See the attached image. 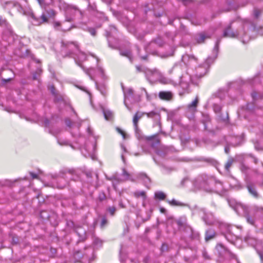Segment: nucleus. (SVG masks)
<instances>
[{"instance_id":"44","label":"nucleus","mask_w":263,"mask_h":263,"mask_svg":"<svg viewBox=\"0 0 263 263\" xmlns=\"http://www.w3.org/2000/svg\"><path fill=\"white\" fill-rule=\"evenodd\" d=\"M94 242L96 245H101L102 244V242L101 240L99 239L98 238L95 239Z\"/></svg>"},{"instance_id":"33","label":"nucleus","mask_w":263,"mask_h":263,"mask_svg":"<svg viewBox=\"0 0 263 263\" xmlns=\"http://www.w3.org/2000/svg\"><path fill=\"white\" fill-rule=\"evenodd\" d=\"M122 175L126 180L128 179L130 176L129 174L124 168L123 169Z\"/></svg>"},{"instance_id":"30","label":"nucleus","mask_w":263,"mask_h":263,"mask_svg":"<svg viewBox=\"0 0 263 263\" xmlns=\"http://www.w3.org/2000/svg\"><path fill=\"white\" fill-rule=\"evenodd\" d=\"M189 238L191 239H198L199 238V234L197 232H195L193 231V233L189 235Z\"/></svg>"},{"instance_id":"53","label":"nucleus","mask_w":263,"mask_h":263,"mask_svg":"<svg viewBox=\"0 0 263 263\" xmlns=\"http://www.w3.org/2000/svg\"><path fill=\"white\" fill-rule=\"evenodd\" d=\"M39 2V3L40 4V5L42 6L43 5L44 3V1L45 0H37Z\"/></svg>"},{"instance_id":"28","label":"nucleus","mask_w":263,"mask_h":263,"mask_svg":"<svg viewBox=\"0 0 263 263\" xmlns=\"http://www.w3.org/2000/svg\"><path fill=\"white\" fill-rule=\"evenodd\" d=\"M104 115L106 120H109L112 117V113L109 111H104Z\"/></svg>"},{"instance_id":"2","label":"nucleus","mask_w":263,"mask_h":263,"mask_svg":"<svg viewBox=\"0 0 263 263\" xmlns=\"http://www.w3.org/2000/svg\"><path fill=\"white\" fill-rule=\"evenodd\" d=\"M136 69L138 72H143L149 81L153 80H158L162 83H166V79L164 78L160 72L156 69L153 70L146 68H143L141 66H136Z\"/></svg>"},{"instance_id":"31","label":"nucleus","mask_w":263,"mask_h":263,"mask_svg":"<svg viewBox=\"0 0 263 263\" xmlns=\"http://www.w3.org/2000/svg\"><path fill=\"white\" fill-rule=\"evenodd\" d=\"M214 111L216 113H219L221 109V107L217 104H214L213 106Z\"/></svg>"},{"instance_id":"55","label":"nucleus","mask_w":263,"mask_h":263,"mask_svg":"<svg viewBox=\"0 0 263 263\" xmlns=\"http://www.w3.org/2000/svg\"><path fill=\"white\" fill-rule=\"evenodd\" d=\"M210 61H211L212 62H213V59H212V58H209L206 60V64H209V62H210Z\"/></svg>"},{"instance_id":"5","label":"nucleus","mask_w":263,"mask_h":263,"mask_svg":"<svg viewBox=\"0 0 263 263\" xmlns=\"http://www.w3.org/2000/svg\"><path fill=\"white\" fill-rule=\"evenodd\" d=\"M263 211V208L254 206L252 208L250 213H247L245 215V217L247 222L253 225H255V216L257 215L259 213H262Z\"/></svg>"},{"instance_id":"56","label":"nucleus","mask_w":263,"mask_h":263,"mask_svg":"<svg viewBox=\"0 0 263 263\" xmlns=\"http://www.w3.org/2000/svg\"><path fill=\"white\" fill-rule=\"evenodd\" d=\"M50 251L52 254H55L56 253V250L53 248H51Z\"/></svg>"},{"instance_id":"49","label":"nucleus","mask_w":263,"mask_h":263,"mask_svg":"<svg viewBox=\"0 0 263 263\" xmlns=\"http://www.w3.org/2000/svg\"><path fill=\"white\" fill-rule=\"evenodd\" d=\"M230 147L228 146H227L225 147V148H224V151L226 152V154H228L230 152Z\"/></svg>"},{"instance_id":"60","label":"nucleus","mask_w":263,"mask_h":263,"mask_svg":"<svg viewBox=\"0 0 263 263\" xmlns=\"http://www.w3.org/2000/svg\"><path fill=\"white\" fill-rule=\"evenodd\" d=\"M214 182H215V184H219L221 185V182L220 181H219L215 180Z\"/></svg>"},{"instance_id":"64","label":"nucleus","mask_w":263,"mask_h":263,"mask_svg":"<svg viewBox=\"0 0 263 263\" xmlns=\"http://www.w3.org/2000/svg\"><path fill=\"white\" fill-rule=\"evenodd\" d=\"M242 207H243V209H244V211H247V208L246 206L243 205V206H242Z\"/></svg>"},{"instance_id":"46","label":"nucleus","mask_w":263,"mask_h":263,"mask_svg":"<svg viewBox=\"0 0 263 263\" xmlns=\"http://www.w3.org/2000/svg\"><path fill=\"white\" fill-rule=\"evenodd\" d=\"M12 78H8V79H2V81L4 83H7V82H10V81H11L12 80Z\"/></svg>"},{"instance_id":"23","label":"nucleus","mask_w":263,"mask_h":263,"mask_svg":"<svg viewBox=\"0 0 263 263\" xmlns=\"http://www.w3.org/2000/svg\"><path fill=\"white\" fill-rule=\"evenodd\" d=\"M155 197L160 200H164L166 197V195L163 192L159 191L155 193Z\"/></svg>"},{"instance_id":"43","label":"nucleus","mask_w":263,"mask_h":263,"mask_svg":"<svg viewBox=\"0 0 263 263\" xmlns=\"http://www.w3.org/2000/svg\"><path fill=\"white\" fill-rule=\"evenodd\" d=\"M106 198V196L103 193L102 194H100L99 196V199L100 200V201H103Z\"/></svg>"},{"instance_id":"59","label":"nucleus","mask_w":263,"mask_h":263,"mask_svg":"<svg viewBox=\"0 0 263 263\" xmlns=\"http://www.w3.org/2000/svg\"><path fill=\"white\" fill-rule=\"evenodd\" d=\"M119 205L121 207V208H124V206L123 204V203L120 201V203H119Z\"/></svg>"},{"instance_id":"42","label":"nucleus","mask_w":263,"mask_h":263,"mask_svg":"<svg viewBox=\"0 0 263 263\" xmlns=\"http://www.w3.org/2000/svg\"><path fill=\"white\" fill-rule=\"evenodd\" d=\"M141 89L142 91H143L145 92V93L146 95V96L147 100H150V96L148 94V93H147V91L146 90V89L144 88H141Z\"/></svg>"},{"instance_id":"12","label":"nucleus","mask_w":263,"mask_h":263,"mask_svg":"<svg viewBox=\"0 0 263 263\" xmlns=\"http://www.w3.org/2000/svg\"><path fill=\"white\" fill-rule=\"evenodd\" d=\"M145 115V112L137 111L133 117V122L134 128L137 129L139 120Z\"/></svg>"},{"instance_id":"24","label":"nucleus","mask_w":263,"mask_h":263,"mask_svg":"<svg viewBox=\"0 0 263 263\" xmlns=\"http://www.w3.org/2000/svg\"><path fill=\"white\" fill-rule=\"evenodd\" d=\"M96 84L98 89L101 92V93L103 96H105L106 95L105 86L104 84L99 85L97 83H96Z\"/></svg>"},{"instance_id":"18","label":"nucleus","mask_w":263,"mask_h":263,"mask_svg":"<svg viewBox=\"0 0 263 263\" xmlns=\"http://www.w3.org/2000/svg\"><path fill=\"white\" fill-rule=\"evenodd\" d=\"M145 115H146L148 118H155L157 120H160V115L159 113L155 111H152L149 112H145Z\"/></svg>"},{"instance_id":"4","label":"nucleus","mask_w":263,"mask_h":263,"mask_svg":"<svg viewBox=\"0 0 263 263\" xmlns=\"http://www.w3.org/2000/svg\"><path fill=\"white\" fill-rule=\"evenodd\" d=\"M223 36L225 37H238L243 44L247 43L250 39V36L247 34L243 29L238 32H234L232 30L231 25L229 26L223 31Z\"/></svg>"},{"instance_id":"54","label":"nucleus","mask_w":263,"mask_h":263,"mask_svg":"<svg viewBox=\"0 0 263 263\" xmlns=\"http://www.w3.org/2000/svg\"><path fill=\"white\" fill-rule=\"evenodd\" d=\"M66 124L68 126H71V122L70 120H66Z\"/></svg>"},{"instance_id":"62","label":"nucleus","mask_w":263,"mask_h":263,"mask_svg":"<svg viewBox=\"0 0 263 263\" xmlns=\"http://www.w3.org/2000/svg\"><path fill=\"white\" fill-rule=\"evenodd\" d=\"M204 219L205 222L207 224H212V222H208V221H206L205 220V219Z\"/></svg>"},{"instance_id":"13","label":"nucleus","mask_w":263,"mask_h":263,"mask_svg":"<svg viewBox=\"0 0 263 263\" xmlns=\"http://www.w3.org/2000/svg\"><path fill=\"white\" fill-rule=\"evenodd\" d=\"M208 68L206 65L200 66L196 69V77L201 78L207 72Z\"/></svg>"},{"instance_id":"20","label":"nucleus","mask_w":263,"mask_h":263,"mask_svg":"<svg viewBox=\"0 0 263 263\" xmlns=\"http://www.w3.org/2000/svg\"><path fill=\"white\" fill-rule=\"evenodd\" d=\"M245 239L246 241L249 245L254 247L256 245L258 242V240L256 238L250 236L247 237Z\"/></svg>"},{"instance_id":"40","label":"nucleus","mask_w":263,"mask_h":263,"mask_svg":"<svg viewBox=\"0 0 263 263\" xmlns=\"http://www.w3.org/2000/svg\"><path fill=\"white\" fill-rule=\"evenodd\" d=\"M79 178V175L75 171H74V173H73V175L72 176V177L71 178V180H77Z\"/></svg>"},{"instance_id":"57","label":"nucleus","mask_w":263,"mask_h":263,"mask_svg":"<svg viewBox=\"0 0 263 263\" xmlns=\"http://www.w3.org/2000/svg\"><path fill=\"white\" fill-rule=\"evenodd\" d=\"M219 42H220V40H218L217 41L216 44V46L215 47V49H217L218 46V44H219Z\"/></svg>"},{"instance_id":"34","label":"nucleus","mask_w":263,"mask_h":263,"mask_svg":"<svg viewBox=\"0 0 263 263\" xmlns=\"http://www.w3.org/2000/svg\"><path fill=\"white\" fill-rule=\"evenodd\" d=\"M41 72H42L41 69L40 68H37V69L35 72V73L33 74V79L34 80H36L37 79L36 74H38L39 75H40Z\"/></svg>"},{"instance_id":"15","label":"nucleus","mask_w":263,"mask_h":263,"mask_svg":"<svg viewBox=\"0 0 263 263\" xmlns=\"http://www.w3.org/2000/svg\"><path fill=\"white\" fill-rule=\"evenodd\" d=\"M198 98L197 97L196 99L190 104H189L187 106L188 109L191 112H195L196 111V107L198 104Z\"/></svg>"},{"instance_id":"63","label":"nucleus","mask_w":263,"mask_h":263,"mask_svg":"<svg viewBox=\"0 0 263 263\" xmlns=\"http://www.w3.org/2000/svg\"><path fill=\"white\" fill-rule=\"evenodd\" d=\"M34 62H35L36 63H40V61L39 60H34Z\"/></svg>"},{"instance_id":"10","label":"nucleus","mask_w":263,"mask_h":263,"mask_svg":"<svg viewBox=\"0 0 263 263\" xmlns=\"http://www.w3.org/2000/svg\"><path fill=\"white\" fill-rule=\"evenodd\" d=\"M177 223L180 230L186 233V237H189V235L191 234H192L193 233V230L192 228L190 226L184 223L181 220H178L177 221Z\"/></svg>"},{"instance_id":"25","label":"nucleus","mask_w":263,"mask_h":263,"mask_svg":"<svg viewBox=\"0 0 263 263\" xmlns=\"http://www.w3.org/2000/svg\"><path fill=\"white\" fill-rule=\"evenodd\" d=\"M120 54L122 56L126 57L132 61V53L130 50H126L124 51H121L120 52Z\"/></svg>"},{"instance_id":"14","label":"nucleus","mask_w":263,"mask_h":263,"mask_svg":"<svg viewBox=\"0 0 263 263\" xmlns=\"http://www.w3.org/2000/svg\"><path fill=\"white\" fill-rule=\"evenodd\" d=\"M210 35L206 34L204 32L197 34L195 36V40L198 43H202L204 42L205 40L210 38Z\"/></svg>"},{"instance_id":"17","label":"nucleus","mask_w":263,"mask_h":263,"mask_svg":"<svg viewBox=\"0 0 263 263\" xmlns=\"http://www.w3.org/2000/svg\"><path fill=\"white\" fill-rule=\"evenodd\" d=\"M216 236V233L214 230L212 229H209L206 231L205 233V239L206 241H209L214 238Z\"/></svg>"},{"instance_id":"8","label":"nucleus","mask_w":263,"mask_h":263,"mask_svg":"<svg viewBox=\"0 0 263 263\" xmlns=\"http://www.w3.org/2000/svg\"><path fill=\"white\" fill-rule=\"evenodd\" d=\"M124 103L125 105L126 106V107L129 110H130V109L126 103V100H131V102L132 103L139 102L141 100L140 96H138V97H136V98H134V90L132 88H128L126 91H124Z\"/></svg>"},{"instance_id":"47","label":"nucleus","mask_w":263,"mask_h":263,"mask_svg":"<svg viewBox=\"0 0 263 263\" xmlns=\"http://www.w3.org/2000/svg\"><path fill=\"white\" fill-rule=\"evenodd\" d=\"M30 175L32 177L33 179H36L37 178V175L32 172H30Z\"/></svg>"},{"instance_id":"58","label":"nucleus","mask_w":263,"mask_h":263,"mask_svg":"<svg viewBox=\"0 0 263 263\" xmlns=\"http://www.w3.org/2000/svg\"><path fill=\"white\" fill-rule=\"evenodd\" d=\"M184 5H186L187 2H189L190 0H181Z\"/></svg>"},{"instance_id":"11","label":"nucleus","mask_w":263,"mask_h":263,"mask_svg":"<svg viewBox=\"0 0 263 263\" xmlns=\"http://www.w3.org/2000/svg\"><path fill=\"white\" fill-rule=\"evenodd\" d=\"M247 188L250 194H251L254 198H259V194L256 190L255 185L251 183H248Z\"/></svg>"},{"instance_id":"21","label":"nucleus","mask_w":263,"mask_h":263,"mask_svg":"<svg viewBox=\"0 0 263 263\" xmlns=\"http://www.w3.org/2000/svg\"><path fill=\"white\" fill-rule=\"evenodd\" d=\"M234 161L235 160L233 158H230L228 159L224 166V168L227 172H230V168L232 165Z\"/></svg>"},{"instance_id":"16","label":"nucleus","mask_w":263,"mask_h":263,"mask_svg":"<svg viewBox=\"0 0 263 263\" xmlns=\"http://www.w3.org/2000/svg\"><path fill=\"white\" fill-rule=\"evenodd\" d=\"M159 97L162 100H170L172 97V94L171 92L160 91Z\"/></svg>"},{"instance_id":"29","label":"nucleus","mask_w":263,"mask_h":263,"mask_svg":"<svg viewBox=\"0 0 263 263\" xmlns=\"http://www.w3.org/2000/svg\"><path fill=\"white\" fill-rule=\"evenodd\" d=\"M134 129H135L136 136L137 137V138H138L139 139L142 138V135H141V131L139 129L138 125L137 126V129H136V128H134Z\"/></svg>"},{"instance_id":"26","label":"nucleus","mask_w":263,"mask_h":263,"mask_svg":"<svg viewBox=\"0 0 263 263\" xmlns=\"http://www.w3.org/2000/svg\"><path fill=\"white\" fill-rule=\"evenodd\" d=\"M76 231L77 233V234L80 236V237H83V235H85L86 234L85 230H82L81 227H78L76 228Z\"/></svg>"},{"instance_id":"7","label":"nucleus","mask_w":263,"mask_h":263,"mask_svg":"<svg viewBox=\"0 0 263 263\" xmlns=\"http://www.w3.org/2000/svg\"><path fill=\"white\" fill-rule=\"evenodd\" d=\"M79 12L82 14V12L79 10L76 7L71 6H67L65 10V21L71 22L74 19V16L76 12Z\"/></svg>"},{"instance_id":"39","label":"nucleus","mask_w":263,"mask_h":263,"mask_svg":"<svg viewBox=\"0 0 263 263\" xmlns=\"http://www.w3.org/2000/svg\"><path fill=\"white\" fill-rule=\"evenodd\" d=\"M116 129L117 132L123 136V138L126 139V135L125 132L119 127H117Z\"/></svg>"},{"instance_id":"51","label":"nucleus","mask_w":263,"mask_h":263,"mask_svg":"<svg viewBox=\"0 0 263 263\" xmlns=\"http://www.w3.org/2000/svg\"><path fill=\"white\" fill-rule=\"evenodd\" d=\"M160 211L162 213L165 214L166 212V210L163 208H160Z\"/></svg>"},{"instance_id":"19","label":"nucleus","mask_w":263,"mask_h":263,"mask_svg":"<svg viewBox=\"0 0 263 263\" xmlns=\"http://www.w3.org/2000/svg\"><path fill=\"white\" fill-rule=\"evenodd\" d=\"M138 177L143 180L146 185L151 183L150 178L146 175V174L141 173L138 174Z\"/></svg>"},{"instance_id":"32","label":"nucleus","mask_w":263,"mask_h":263,"mask_svg":"<svg viewBox=\"0 0 263 263\" xmlns=\"http://www.w3.org/2000/svg\"><path fill=\"white\" fill-rule=\"evenodd\" d=\"M108 211L111 216H114L116 211V208L115 206L109 207L108 208Z\"/></svg>"},{"instance_id":"9","label":"nucleus","mask_w":263,"mask_h":263,"mask_svg":"<svg viewBox=\"0 0 263 263\" xmlns=\"http://www.w3.org/2000/svg\"><path fill=\"white\" fill-rule=\"evenodd\" d=\"M31 22L33 25L39 26L43 23L48 22V19L47 16L43 13L40 18L36 17L34 14L32 13L30 15Z\"/></svg>"},{"instance_id":"61","label":"nucleus","mask_w":263,"mask_h":263,"mask_svg":"<svg viewBox=\"0 0 263 263\" xmlns=\"http://www.w3.org/2000/svg\"><path fill=\"white\" fill-rule=\"evenodd\" d=\"M140 57H141V59H143V60H146V57H147L146 55V56H141L140 55Z\"/></svg>"},{"instance_id":"38","label":"nucleus","mask_w":263,"mask_h":263,"mask_svg":"<svg viewBox=\"0 0 263 263\" xmlns=\"http://www.w3.org/2000/svg\"><path fill=\"white\" fill-rule=\"evenodd\" d=\"M88 31L91 34V35L93 36H96L97 32L95 28H89L88 29Z\"/></svg>"},{"instance_id":"52","label":"nucleus","mask_w":263,"mask_h":263,"mask_svg":"<svg viewBox=\"0 0 263 263\" xmlns=\"http://www.w3.org/2000/svg\"><path fill=\"white\" fill-rule=\"evenodd\" d=\"M187 180V178H184L181 182V185L182 186H183L184 184V183Z\"/></svg>"},{"instance_id":"3","label":"nucleus","mask_w":263,"mask_h":263,"mask_svg":"<svg viewBox=\"0 0 263 263\" xmlns=\"http://www.w3.org/2000/svg\"><path fill=\"white\" fill-rule=\"evenodd\" d=\"M212 179H209L205 175H201L196 177L193 181L194 186L197 189H202L206 191H211L209 185L212 182Z\"/></svg>"},{"instance_id":"41","label":"nucleus","mask_w":263,"mask_h":263,"mask_svg":"<svg viewBox=\"0 0 263 263\" xmlns=\"http://www.w3.org/2000/svg\"><path fill=\"white\" fill-rule=\"evenodd\" d=\"M257 253L259 256L261 263H263V252L257 251Z\"/></svg>"},{"instance_id":"6","label":"nucleus","mask_w":263,"mask_h":263,"mask_svg":"<svg viewBox=\"0 0 263 263\" xmlns=\"http://www.w3.org/2000/svg\"><path fill=\"white\" fill-rule=\"evenodd\" d=\"M74 173V170H63L60 172L59 174V180L65 179L66 182L63 184H58V187L59 189L64 188L67 184V180H71V178Z\"/></svg>"},{"instance_id":"22","label":"nucleus","mask_w":263,"mask_h":263,"mask_svg":"<svg viewBox=\"0 0 263 263\" xmlns=\"http://www.w3.org/2000/svg\"><path fill=\"white\" fill-rule=\"evenodd\" d=\"M134 195L136 198L142 197L143 199L146 198V193L144 191H136L134 193Z\"/></svg>"},{"instance_id":"45","label":"nucleus","mask_w":263,"mask_h":263,"mask_svg":"<svg viewBox=\"0 0 263 263\" xmlns=\"http://www.w3.org/2000/svg\"><path fill=\"white\" fill-rule=\"evenodd\" d=\"M49 89L51 92V93L53 94V95H55V88L53 86H51L49 87Z\"/></svg>"},{"instance_id":"27","label":"nucleus","mask_w":263,"mask_h":263,"mask_svg":"<svg viewBox=\"0 0 263 263\" xmlns=\"http://www.w3.org/2000/svg\"><path fill=\"white\" fill-rule=\"evenodd\" d=\"M168 202L172 205L174 206H182L183 205L181 202L178 201L175 199H173L171 201H168Z\"/></svg>"},{"instance_id":"36","label":"nucleus","mask_w":263,"mask_h":263,"mask_svg":"<svg viewBox=\"0 0 263 263\" xmlns=\"http://www.w3.org/2000/svg\"><path fill=\"white\" fill-rule=\"evenodd\" d=\"M240 170L243 173L247 174L249 168L248 166L244 164H242L240 167Z\"/></svg>"},{"instance_id":"1","label":"nucleus","mask_w":263,"mask_h":263,"mask_svg":"<svg viewBox=\"0 0 263 263\" xmlns=\"http://www.w3.org/2000/svg\"><path fill=\"white\" fill-rule=\"evenodd\" d=\"M62 52L64 53L63 57L73 58L79 66H81V64L78 61L81 62L86 60V55L80 51L77 42L62 41Z\"/></svg>"},{"instance_id":"50","label":"nucleus","mask_w":263,"mask_h":263,"mask_svg":"<svg viewBox=\"0 0 263 263\" xmlns=\"http://www.w3.org/2000/svg\"><path fill=\"white\" fill-rule=\"evenodd\" d=\"M74 27H75V26H70V27H69V28L68 29H61V30H62V31H64V32H66V31H69V30H70L71 28H74Z\"/></svg>"},{"instance_id":"48","label":"nucleus","mask_w":263,"mask_h":263,"mask_svg":"<svg viewBox=\"0 0 263 263\" xmlns=\"http://www.w3.org/2000/svg\"><path fill=\"white\" fill-rule=\"evenodd\" d=\"M53 25H54V27L55 28H57V27L61 26V23L60 22H56L54 23Z\"/></svg>"},{"instance_id":"37","label":"nucleus","mask_w":263,"mask_h":263,"mask_svg":"<svg viewBox=\"0 0 263 263\" xmlns=\"http://www.w3.org/2000/svg\"><path fill=\"white\" fill-rule=\"evenodd\" d=\"M108 223L107 220L106 218L104 217L102 218L101 223V227L103 228Z\"/></svg>"},{"instance_id":"35","label":"nucleus","mask_w":263,"mask_h":263,"mask_svg":"<svg viewBox=\"0 0 263 263\" xmlns=\"http://www.w3.org/2000/svg\"><path fill=\"white\" fill-rule=\"evenodd\" d=\"M261 12L260 10L255 9L254 10V15L255 17L258 18L260 16Z\"/></svg>"}]
</instances>
